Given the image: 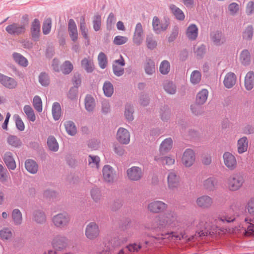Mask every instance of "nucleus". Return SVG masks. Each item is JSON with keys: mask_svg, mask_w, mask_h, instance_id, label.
<instances>
[{"mask_svg": "<svg viewBox=\"0 0 254 254\" xmlns=\"http://www.w3.org/2000/svg\"><path fill=\"white\" fill-rule=\"evenodd\" d=\"M127 241V239L122 240L117 236H111L107 242H105V247L103 250V254H123V249L120 250L118 253H115V249L121 245L122 243Z\"/></svg>", "mask_w": 254, "mask_h": 254, "instance_id": "obj_1", "label": "nucleus"}, {"mask_svg": "<svg viewBox=\"0 0 254 254\" xmlns=\"http://www.w3.org/2000/svg\"><path fill=\"white\" fill-rule=\"evenodd\" d=\"M171 24V20L168 15H164L162 18L155 16L152 19V28L154 32L160 34L166 31Z\"/></svg>", "mask_w": 254, "mask_h": 254, "instance_id": "obj_2", "label": "nucleus"}, {"mask_svg": "<svg viewBox=\"0 0 254 254\" xmlns=\"http://www.w3.org/2000/svg\"><path fill=\"white\" fill-rule=\"evenodd\" d=\"M176 219V214L173 212L170 211L164 214L159 215L156 217L155 222L158 227L162 229L171 226Z\"/></svg>", "mask_w": 254, "mask_h": 254, "instance_id": "obj_3", "label": "nucleus"}, {"mask_svg": "<svg viewBox=\"0 0 254 254\" xmlns=\"http://www.w3.org/2000/svg\"><path fill=\"white\" fill-rule=\"evenodd\" d=\"M245 182V174L239 172L232 175L228 180V187L232 191L240 189Z\"/></svg>", "mask_w": 254, "mask_h": 254, "instance_id": "obj_4", "label": "nucleus"}, {"mask_svg": "<svg viewBox=\"0 0 254 254\" xmlns=\"http://www.w3.org/2000/svg\"><path fill=\"white\" fill-rule=\"evenodd\" d=\"M70 221V217L66 212L59 213L54 215L52 222L56 227L64 228L67 226Z\"/></svg>", "mask_w": 254, "mask_h": 254, "instance_id": "obj_5", "label": "nucleus"}, {"mask_svg": "<svg viewBox=\"0 0 254 254\" xmlns=\"http://www.w3.org/2000/svg\"><path fill=\"white\" fill-rule=\"evenodd\" d=\"M5 31L11 35L19 36L25 33L26 27L18 23H12L6 27Z\"/></svg>", "mask_w": 254, "mask_h": 254, "instance_id": "obj_6", "label": "nucleus"}, {"mask_svg": "<svg viewBox=\"0 0 254 254\" xmlns=\"http://www.w3.org/2000/svg\"><path fill=\"white\" fill-rule=\"evenodd\" d=\"M125 64V60L122 55H120L119 59L114 61L112 64V69L114 75L117 77L122 76L125 73V70L123 67Z\"/></svg>", "mask_w": 254, "mask_h": 254, "instance_id": "obj_7", "label": "nucleus"}, {"mask_svg": "<svg viewBox=\"0 0 254 254\" xmlns=\"http://www.w3.org/2000/svg\"><path fill=\"white\" fill-rule=\"evenodd\" d=\"M127 178L132 181L140 180L143 176V173L141 168L137 166H132L127 170Z\"/></svg>", "mask_w": 254, "mask_h": 254, "instance_id": "obj_8", "label": "nucleus"}, {"mask_svg": "<svg viewBox=\"0 0 254 254\" xmlns=\"http://www.w3.org/2000/svg\"><path fill=\"white\" fill-rule=\"evenodd\" d=\"M182 160L186 167H190L195 161L194 151L191 149H187L183 154Z\"/></svg>", "mask_w": 254, "mask_h": 254, "instance_id": "obj_9", "label": "nucleus"}, {"mask_svg": "<svg viewBox=\"0 0 254 254\" xmlns=\"http://www.w3.org/2000/svg\"><path fill=\"white\" fill-rule=\"evenodd\" d=\"M0 83L5 88L13 89L17 86V82L13 78L0 73Z\"/></svg>", "mask_w": 254, "mask_h": 254, "instance_id": "obj_10", "label": "nucleus"}, {"mask_svg": "<svg viewBox=\"0 0 254 254\" xmlns=\"http://www.w3.org/2000/svg\"><path fill=\"white\" fill-rule=\"evenodd\" d=\"M99 234L98 226L95 222L90 223L86 227L85 235L87 238L92 240Z\"/></svg>", "mask_w": 254, "mask_h": 254, "instance_id": "obj_11", "label": "nucleus"}, {"mask_svg": "<svg viewBox=\"0 0 254 254\" xmlns=\"http://www.w3.org/2000/svg\"><path fill=\"white\" fill-rule=\"evenodd\" d=\"M225 165L230 170L235 169L237 166V161L234 155L229 152H225L223 155Z\"/></svg>", "mask_w": 254, "mask_h": 254, "instance_id": "obj_12", "label": "nucleus"}, {"mask_svg": "<svg viewBox=\"0 0 254 254\" xmlns=\"http://www.w3.org/2000/svg\"><path fill=\"white\" fill-rule=\"evenodd\" d=\"M143 30L141 23L136 24L133 36V42L137 46L140 45L143 41Z\"/></svg>", "mask_w": 254, "mask_h": 254, "instance_id": "obj_13", "label": "nucleus"}, {"mask_svg": "<svg viewBox=\"0 0 254 254\" xmlns=\"http://www.w3.org/2000/svg\"><path fill=\"white\" fill-rule=\"evenodd\" d=\"M40 33V22L38 19L35 18L31 23V36L35 42L39 41Z\"/></svg>", "mask_w": 254, "mask_h": 254, "instance_id": "obj_14", "label": "nucleus"}, {"mask_svg": "<svg viewBox=\"0 0 254 254\" xmlns=\"http://www.w3.org/2000/svg\"><path fill=\"white\" fill-rule=\"evenodd\" d=\"M117 139L121 143L127 144L130 141L129 132L127 129L120 127L117 131Z\"/></svg>", "mask_w": 254, "mask_h": 254, "instance_id": "obj_15", "label": "nucleus"}, {"mask_svg": "<svg viewBox=\"0 0 254 254\" xmlns=\"http://www.w3.org/2000/svg\"><path fill=\"white\" fill-rule=\"evenodd\" d=\"M210 36L211 40L216 46H220L225 41V36L221 31H212Z\"/></svg>", "mask_w": 254, "mask_h": 254, "instance_id": "obj_16", "label": "nucleus"}, {"mask_svg": "<svg viewBox=\"0 0 254 254\" xmlns=\"http://www.w3.org/2000/svg\"><path fill=\"white\" fill-rule=\"evenodd\" d=\"M167 204L161 201L156 200L150 203L148 209L152 212L159 213L167 208Z\"/></svg>", "mask_w": 254, "mask_h": 254, "instance_id": "obj_17", "label": "nucleus"}, {"mask_svg": "<svg viewBox=\"0 0 254 254\" xmlns=\"http://www.w3.org/2000/svg\"><path fill=\"white\" fill-rule=\"evenodd\" d=\"M68 31L71 40L75 42L78 39V31L76 24L73 19H70L68 22Z\"/></svg>", "mask_w": 254, "mask_h": 254, "instance_id": "obj_18", "label": "nucleus"}, {"mask_svg": "<svg viewBox=\"0 0 254 254\" xmlns=\"http://www.w3.org/2000/svg\"><path fill=\"white\" fill-rule=\"evenodd\" d=\"M2 159L7 168L9 170H14L16 168V163L11 152H6L4 154Z\"/></svg>", "mask_w": 254, "mask_h": 254, "instance_id": "obj_19", "label": "nucleus"}, {"mask_svg": "<svg viewBox=\"0 0 254 254\" xmlns=\"http://www.w3.org/2000/svg\"><path fill=\"white\" fill-rule=\"evenodd\" d=\"M179 176L174 171L170 172L167 177L169 188L172 190L177 188L179 185Z\"/></svg>", "mask_w": 254, "mask_h": 254, "instance_id": "obj_20", "label": "nucleus"}, {"mask_svg": "<svg viewBox=\"0 0 254 254\" xmlns=\"http://www.w3.org/2000/svg\"><path fill=\"white\" fill-rule=\"evenodd\" d=\"M103 176L104 180L107 182H112L114 180V173L113 168L109 165H105L102 170Z\"/></svg>", "mask_w": 254, "mask_h": 254, "instance_id": "obj_21", "label": "nucleus"}, {"mask_svg": "<svg viewBox=\"0 0 254 254\" xmlns=\"http://www.w3.org/2000/svg\"><path fill=\"white\" fill-rule=\"evenodd\" d=\"M212 202V199L208 195L201 196L198 197L196 200L198 206L204 208L210 207Z\"/></svg>", "mask_w": 254, "mask_h": 254, "instance_id": "obj_22", "label": "nucleus"}, {"mask_svg": "<svg viewBox=\"0 0 254 254\" xmlns=\"http://www.w3.org/2000/svg\"><path fill=\"white\" fill-rule=\"evenodd\" d=\"M198 29L194 24H190L187 29L186 36L189 40H195L198 36Z\"/></svg>", "mask_w": 254, "mask_h": 254, "instance_id": "obj_23", "label": "nucleus"}, {"mask_svg": "<svg viewBox=\"0 0 254 254\" xmlns=\"http://www.w3.org/2000/svg\"><path fill=\"white\" fill-rule=\"evenodd\" d=\"M245 86L246 89L251 90L254 87V72L249 71L245 77Z\"/></svg>", "mask_w": 254, "mask_h": 254, "instance_id": "obj_24", "label": "nucleus"}, {"mask_svg": "<svg viewBox=\"0 0 254 254\" xmlns=\"http://www.w3.org/2000/svg\"><path fill=\"white\" fill-rule=\"evenodd\" d=\"M169 9L175 18L180 21H183L185 18L184 12L175 4H172L169 6Z\"/></svg>", "mask_w": 254, "mask_h": 254, "instance_id": "obj_25", "label": "nucleus"}, {"mask_svg": "<svg viewBox=\"0 0 254 254\" xmlns=\"http://www.w3.org/2000/svg\"><path fill=\"white\" fill-rule=\"evenodd\" d=\"M254 34V28L252 25H248L244 28L242 32V38L243 40L247 41H251Z\"/></svg>", "mask_w": 254, "mask_h": 254, "instance_id": "obj_26", "label": "nucleus"}, {"mask_svg": "<svg viewBox=\"0 0 254 254\" xmlns=\"http://www.w3.org/2000/svg\"><path fill=\"white\" fill-rule=\"evenodd\" d=\"M25 167L28 172L35 174L38 171V165L33 160L27 159L25 162Z\"/></svg>", "mask_w": 254, "mask_h": 254, "instance_id": "obj_27", "label": "nucleus"}, {"mask_svg": "<svg viewBox=\"0 0 254 254\" xmlns=\"http://www.w3.org/2000/svg\"><path fill=\"white\" fill-rule=\"evenodd\" d=\"M236 77L235 74L233 72L228 73L223 81L225 86L227 88H232L236 83Z\"/></svg>", "mask_w": 254, "mask_h": 254, "instance_id": "obj_28", "label": "nucleus"}, {"mask_svg": "<svg viewBox=\"0 0 254 254\" xmlns=\"http://www.w3.org/2000/svg\"><path fill=\"white\" fill-rule=\"evenodd\" d=\"M85 109L89 112H92L95 107V102L94 98L89 94L86 95L84 99Z\"/></svg>", "mask_w": 254, "mask_h": 254, "instance_id": "obj_29", "label": "nucleus"}, {"mask_svg": "<svg viewBox=\"0 0 254 254\" xmlns=\"http://www.w3.org/2000/svg\"><path fill=\"white\" fill-rule=\"evenodd\" d=\"M173 141L171 138L169 137L164 140L160 146V152L163 154L167 152L172 147Z\"/></svg>", "mask_w": 254, "mask_h": 254, "instance_id": "obj_30", "label": "nucleus"}, {"mask_svg": "<svg viewBox=\"0 0 254 254\" xmlns=\"http://www.w3.org/2000/svg\"><path fill=\"white\" fill-rule=\"evenodd\" d=\"M12 58L14 62L21 66L26 67L28 65V62L21 54L14 52L12 54Z\"/></svg>", "mask_w": 254, "mask_h": 254, "instance_id": "obj_31", "label": "nucleus"}, {"mask_svg": "<svg viewBox=\"0 0 254 254\" xmlns=\"http://www.w3.org/2000/svg\"><path fill=\"white\" fill-rule=\"evenodd\" d=\"M145 72L147 75H152L155 72V65L154 62L151 60H146L144 65Z\"/></svg>", "mask_w": 254, "mask_h": 254, "instance_id": "obj_32", "label": "nucleus"}, {"mask_svg": "<svg viewBox=\"0 0 254 254\" xmlns=\"http://www.w3.org/2000/svg\"><path fill=\"white\" fill-rule=\"evenodd\" d=\"M217 184V180L214 177H210L203 182V186L205 189L208 190H213L215 189Z\"/></svg>", "mask_w": 254, "mask_h": 254, "instance_id": "obj_33", "label": "nucleus"}, {"mask_svg": "<svg viewBox=\"0 0 254 254\" xmlns=\"http://www.w3.org/2000/svg\"><path fill=\"white\" fill-rule=\"evenodd\" d=\"M82 67L84 68L88 73L92 72L94 69V65L92 60L89 58H85L81 62Z\"/></svg>", "mask_w": 254, "mask_h": 254, "instance_id": "obj_34", "label": "nucleus"}, {"mask_svg": "<svg viewBox=\"0 0 254 254\" xmlns=\"http://www.w3.org/2000/svg\"><path fill=\"white\" fill-rule=\"evenodd\" d=\"M47 145L49 149L53 152H57L59 148L57 139L52 135H50L48 137Z\"/></svg>", "mask_w": 254, "mask_h": 254, "instance_id": "obj_35", "label": "nucleus"}, {"mask_svg": "<svg viewBox=\"0 0 254 254\" xmlns=\"http://www.w3.org/2000/svg\"><path fill=\"white\" fill-rule=\"evenodd\" d=\"M52 113L55 121L59 120L62 115L61 107L59 103L54 102L52 106Z\"/></svg>", "mask_w": 254, "mask_h": 254, "instance_id": "obj_36", "label": "nucleus"}, {"mask_svg": "<svg viewBox=\"0 0 254 254\" xmlns=\"http://www.w3.org/2000/svg\"><path fill=\"white\" fill-rule=\"evenodd\" d=\"M248 141L247 137H243L238 141V152L242 154L247 150Z\"/></svg>", "mask_w": 254, "mask_h": 254, "instance_id": "obj_37", "label": "nucleus"}, {"mask_svg": "<svg viewBox=\"0 0 254 254\" xmlns=\"http://www.w3.org/2000/svg\"><path fill=\"white\" fill-rule=\"evenodd\" d=\"M208 91L207 89H203L200 91L196 95V102L198 104L203 105L207 99Z\"/></svg>", "mask_w": 254, "mask_h": 254, "instance_id": "obj_38", "label": "nucleus"}, {"mask_svg": "<svg viewBox=\"0 0 254 254\" xmlns=\"http://www.w3.org/2000/svg\"><path fill=\"white\" fill-rule=\"evenodd\" d=\"M34 220L37 223H44L46 220V217L45 213L40 210L35 211L33 214Z\"/></svg>", "mask_w": 254, "mask_h": 254, "instance_id": "obj_39", "label": "nucleus"}, {"mask_svg": "<svg viewBox=\"0 0 254 254\" xmlns=\"http://www.w3.org/2000/svg\"><path fill=\"white\" fill-rule=\"evenodd\" d=\"M11 216L15 225H20L22 223V215L18 209L15 208L12 210Z\"/></svg>", "mask_w": 254, "mask_h": 254, "instance_id": "obj_40", "label": "nucleus"}, {"mask_svg": "<svg viewBox=\"0 0 254 254\" xmlns=\"http://www.w3.org/2000/svg\"><path fill=\"white\" fill-rule=\"evenodd\" d=\"M133 106L131 104H127L125 107V116L128 122H131L133 120Z\"/></svg>", "mask_w": 254, "mask_h": 254, "instance_id": "obj_41", "label": "nucleus"}, {"mask_svg": "<svg viewBox=\"0 0 254 254\" xmlns=\"http://www.w3.org/2000/svg\"><path fill=\"white\" fill-rule=\"evenodd\" d=\"M240 60L243 65L247 66L251 63V55L250 52L247 50H243L240 54Z\"/></svg>", "mask_w": 254, "mask_h": 254, "instance_id": "obj_42", "label": "nucleus"}, {"mask_svg": "<svg viewBox=\"0 0 254 254\" xmlns=\"http://www.w3.org/2000/svg\"><path fill=\"white\" fill-rule=\"evenodd\" d=\"M66 131L67 133L71 135H74L77 132L76 127L73 122L71 121H68L64 124Z\"/></svg>", "mask_w": 254, "mask_h": 254, "instance_id": "obj_43", "label": "nucleus"}, {"mask_svg": "<svg viewBox=\"0 0 254 254\" xmlns=\"http://www.w3.org/2000/svg\"><path fill=\"white\" fill-rule=\"evenodd\" d=\"M79 29L84 38L86 40H88L89 37L88 35V29L86 27L85 17L84 16H82L80 18Z\"/></svg>", "mask_w": 254, "mask_h": 254, "instance_id": "obj_44", "label": "nucleus"}, {"mask_svg": "<svg viewBox=\"0 0 254 254\" xmlns=\"http://www.w3.org/2000/svg\"><path fill=\"white\" fill-rule=\"evenodd\" d=\"M103 90L104 95L106 97H110L114 93L113 85L110 81H106L103 84Z\"/></svg>", "mask_w": 254, "mask_h": 254, "instance_id": "obj_45", "label": "nucleus"}, {"mask_svg": "<svg viewBox=\"0 0 254 254\" xmlns=\"http://www.w3.org/2000/svg\"><path fill=\"white\" fill-rule=\"evenodd\" d=\"M23 111L29 121L34 122L36 120L34 110L30 105H25L23 107Z\"/></svg>", "mask_w": 254, "mask_h": 254, "instance_id": "obj_46", "label": "nucleus"}, {"mask_svg": "<svg viewBox=\"0 0 254 254\" xmlns=\"http://www.w3.org/2000/svg\"><path fill=\"white\" fill-rule=\"evenodd\" d=\"M7 143L11 146L18 147L22 144L20 139L15 135H9L7 138Z\"/></svg>", "mask_w": 254, "mask_h": 254, "instance_id": "obj_47", "label": "nucleus"}, {"mask_svg": "<svg viewBox=\"0 0 254 254\" xmlns=\"http://www.w3.org/2000/svg\"><path fill=\"white\" fill-rule=\"evenodd\" d=\"M98 64L101 69H105L108 64L107 57L105 54L102 52H100L98 56Z\"/></svg>", "mask_w": 254, "mask_h": 254, "instance_id": "obj_48", "label": "nucleus"}, {"mask_svg": "<svg viewBox=\"0 0 254 254\" xmlns=\"http://www.w3.org/2000/svg\"><path fill=\"white\" fill-rule=\"evenodd\" d=\"M73 69V64L69 61H65L61 67V70L65 75L69 74L72 71Z\"/></svg>", "mask_w": 254, "mask_h": 254, "instance_id": "obj_49", "label": "nucleus"}, {"mask_svg": "<svg viewBox=\"0 0 254 254\" xmlns=\"http://www.w3.org/2000/svg\"><path fill=\"white\" fill-rule=\"evenodd\" d=\"M39 82L44 87L48 86L50 84V78L48 74L45 72H41L39 75Z\"/></svg>", "mask_w": 254, "mask_h": 254, "instance_id": "obj_50", "label": "nucleus"}, {"mask_svg": "<svg viewBox=\"0 0 254 254\" xmlns=\"http://www.w3.org/2000/svg\"><path fill=\"white\" fill-rule=\"evenodd\" d=\"M116 21V18L115 14L111 12L107 18L106 22V28L109 31L111 30L114 27Z\"/></svg>", "mask_w": 254, "mask_h": 254, "instance_id": "obj_51", "label": "nucleus"}, {"mask_svg": "<svg viewBox=\"0 0 254 254\" xmlns=\"http://www.w3.org/2000/svg\"><path fill=\"white\" fill-rule=\"evenodd\" d=\"M170 70V64L167 60L163 61L159 66V71L163 75L167 74Z\"/></svg>", "mask_w": 254, "mask_h": 254, "instance_id": "obj_52", "label": "nucleus"}, {"mask_svg": "<svg viewBox=\"0 0 254 254\" xmlns=\"http://www.w3.org/2000/svg\"><path fill=\"white\" fill-rule=\"evenodd\" d=\"M51 27L52 19L51 18H47L44 21L43 23L42 31L43 34L44 35L48 34L51 31Z\"/></svg>", "mask_w": 254, "mask_h": 254, "instance_id": "obj_53", "label": "nucleus"}, {"mask_svg": "<svg viewBox=\"0 0 254 254\" xmlns=\"http://www.w3.org/2000/svg\"><path fill=\"white\" fill-rule=\"evenodd\" d=\"M33 106L38 112L40 113L42 111V101L39 96L36 95L34 97Z\"/></svg>", "mask_w": 254, "mask_h": 254, "instance_id": "obj_54", "label": "nucleus"}, {"mask_svg": "<svg viewBox=\"0 0 254 254\" xmlns=\"http://www.w3.org/2000/svg\"><path fill=\"white\" fill-rule=\"evenodd\" d=\"M245 221L247 225V232L250 234H254V217H246L245 218Z\"/></svg>", "mask_w": 254, "mask_h": 254, "instance_id": "obj_55", "label": "nucleus"}, {"mask_svg": "<svg viewBox=\"0 0 254 254\" xmlns=\"http://www.w3.org/2000/svg\"><path fill=\"white\" fill-rule=\"evenodd\" d=\"M101 26V16L99 14H95L93 19V27L95 31L100 30Z\"/></svg>", "mask_w": 254, "mask_h": 254, "instance_id": "obj_56", "label": "nucleus"}, {"mask_svg": "<svg viewBox=\"0 0 254 254\" xmlns=\"http://www.w3.org/2000/svg\"><path fill=\"white\" fill-rule=\"evenodd\" d=\"M179 28L178 26H174L172 29L171 32L167 37L169 43L174 42L177 38L179 34Z\"/></svg>", "mask_w": 254, "mask_h": 254, "instance_id": "obj_57", "label": "nucleus"}, {"mask_svg": "<svg viewBox=\"0 0 254 254\" xmlns=\"http://www.w3.org/2000/svg\"><path fill=\"white\" fill-rule=\"evenodd\" d=\"M165 91L170 94H174L176 91V85L173 82H167L164 85Z\"/></svg>", "mask_w": 254, "mask_h": 254, "instance_id": "obj_58", "label": "nucleus"}, {"mask_svg": "<svg viewBox=\"0 0 254 254\" xmlns=\"http://www.w3.org/2000/svg\"><path fill=\"white\" fill-rule=\"evenodd\" d=\"M190 81L193 84L198 83L201 80V74L198 70H194L190 75Z\"/></svg>", "mask_w": 254, "mask_h": 254, "instance_id": "obj_59", "label": "nucleus"}, {"mask_svg": "<svg viewBox=\"0 0 254 254\" xmlns=\"http://www.w3.org/2000/svg\"><path fill=\"white\" fill-rule=\"evenodd\" d=\"M201 104H198L196 102L190 105V110L192 113L195 115H201L203 113V108Z\"/></svg>", "mask_w": 254, "mask_h": 254, "instance_id": "obj_60", "label": "nucleus"}, {"mask_svg": "<svg viewBox=\"0 0 254 254\" xmlns=\"http://www.w3.org/2000/svg\"><path fill=\"white\" fill-rule=\"evenodd\" d=\"M146 45L148 49L153 50L156 48L157 42L154 39L152 34L147 35L146 37Z\"/></svg>", "mask_w": 254, "mask_h": 254, "instance_id": "obj_61", "label": "nucleus"}, {"mask_svg": "<svg viewBox=\"0 0 254 254\" xmlns=\"http://www.w3.org/2000/svg\"><path fill=\"white\" fill-rule=\"evenodd\" d=\"M167 235H169V238L171 237L172 239H173V238H175L174 240L185 239L190 240V238H188V236L185 234V232H182L179 234H176L175 233L173 232H171L170 233H168Z\"/></svg>", "mask_w": 254, "mask_h": 254, "instance_id": "obj_62", "label": "nucleus"}, {"mask_svg": "<svg viewBox=\"0 0 254 254\" xmlns=\"http://www.w3.org/2000/svg\"><path fill=\"white\" fill-rule=\"evenodd\" d=\"M0 237L2 240H8L12 237V232L9 228H3L0 231Z\"/></svg>", "mask_w": 254, "mask_h": 254, "instance_id": "obj_63", "label": "nucleus"}, {"mask_svg": "<svg viewBox=\"0 0 254 254\" xmlns=\"http://www.w3.org/2000/svg\"><path fill=\"white\" fill-rule=\"evenodd\" d=\"M14 117L17 129L21 131H23L25 129V126L21 118L17 115H14Z\"/></svg>", "mask_w": 254, "mask_h": 254, "instance_id": "obj_64", "label": "nucleus"}]
</instances>
